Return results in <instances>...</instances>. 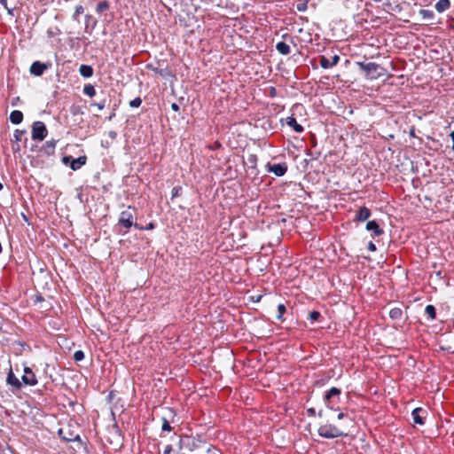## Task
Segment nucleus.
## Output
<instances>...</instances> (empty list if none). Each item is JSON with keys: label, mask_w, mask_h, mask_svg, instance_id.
Listing matches in <instances>:
<instances>
[{"label": "nucleus", "mask_w": 454, "mask_h": 454, "mask_svg": "<svg viewBox=\"0 0 454 454\" xmlns=\"http://www.w3.org/2000/svg\"><path fill=\"white\" fill-rule=\"evenodd\" d=\"M195 447V441L191 436L175 434L170 443L164 446L162 454H192Z\"/></svg>", "instance_id": "nucleus-1"}, {"label": "nucleus", "mask_w": 454, "mask_h": 454, "mask_svg": "<svg viewBox=\"0 0 454 454\" xmlns=\"http://www.w3.org/2000/svg\"><path fill=\"white\" fill-rule=\"evenodd\" d=\"M136 214L135 209L131 207H128L127 209L121 212L118 223L120 226L129 230L130 227L134 226L136 229L141 230L142 228L135 223Z\"/></svg>", "instance_id": "nucleus-2"}, {"label": "nucleus", "mask_w": 454, "mask_h": 454, "mask_svg": "<svg viewBox=\"0 0 454 454\" xmlns=\"http://www.w3.org/2000/svg\"><path fill=\"white\" fill-rule=\"evenodd\" d=\"M357 66L364 72L367 78L374 80L384 75V69L376 63L357 62Z\"/></svg>", "instance_id": "nucleus-3"}, {"label": "nucleus", "mask_w": 454, "mask_h": 454, "mask_svg": "<svg viewBox=\"0 0 454 454\" xmlns=\"http://www.w3.org/2000/svg\"><path fill=\"white\" fill-rule=\"evenodd\" d=\"M317 432L320 436L327 439L337 438L347 434L340 427L332 424L320 426Z\"/></svg>", "instance_id": "nucleus-4"}, {"label": "nucleus", "mask_w": 454, "mask_h": 454, "mask_svg": "<svg viewBox=\"0 0 454 454\" xmlns=\"http://www.w3.org/2000/svg\"><path fill=\"white\" fill-rule=\"evenodd\" d=\"M47 136V129L43 121H35L32 125V138L34 140H43Z\"/></svg>", "instance_id": "nucleus-5"}, {"label": "nucleus", "mask_w": 454, "mask_h": 454, "mask_svg": "<svg viewBox=\"0 0 454 454\" xmlns=\"http://www.w3.org/2000/svg\"><path fill=\"white\" fill-rule=\"evenodd\" d=\"M341 391L337 387H332L329 391H327L324 396V403L326 407L330 410H333V403L332 402V398L339 397Z\"/></svg>", "instance_id": "nucleus-6"}, {"label": "nucleus", "mask_w": 454, "mask_h": 454, "mask_svg": "<svg viewBox=\"0 0 454 454\" xmlns=\"http://www.w3.org/2000/svg\"><path fill=\"white\" fill-rule=\"evenodd\" d=\"M22 381L26 385L35 386L37 383L36 378L29 367H25Z\"/></svg>", "instance_id": "nucleus-7"}, {"label": "nucleus", "mask_w": 454, "mask_h": 454, "mask_svg": "<svg viewBox=\"0 0 454 454\" xmlns=\"http://www.w3.org/2000/svg\"><path fill=\"white\" fill-rule=\"evenodd\" d=\"M48 68V66L40 61H35L32 63L30 67V73L35 76H40L43 74V72Z\"/></svg>", "instance_id": "nucleus-8"}, {"label": "nucleus", "mask_w": 454, "mask_h": 454, "mask_svg": "<svg viewBox=\"0 0 454 454\" xmlns=\"http://www.w3.org/2000/svg\"><path fill=\"white\" fill-rule=\"evenodd\" d=\"M268 170L277 176H282L287 171V166L285 163L268 165Z\"/></svg>", "instance_id": "nucleus-9"}, {"label": "nucleus", "mask_w": 454, "mask_h": 454, "mask_svg": "<svg viewBox=\"0 0 454 454\" xmlns=\"http://www.w3.org/2000/svg\"><path fill=\"white\" fill-rule=\"evenodd\" d=\"M340 61V57L338 55H334L332 60H329L326 57L322 56L320 58V66L324 69H327L338 64Z\"/></svg>", "instance_id": "nucleus-10"}, {"label": "nucleus", "mask_w": 454, "mask_h": 454, "mask_svg": "<svg viewBox=\"0 0 454 454\" xmlns=\"http://www.w3.org/2000/svg\"><path fill=\"white\" fill-rule=\"evenodd\" d=\"M426 413V411L421 408H415L411 412V417L413 419V422L415 424L423 425L424 422V417L422 414Z\"/></svg>", "instance_id": "nucleus-11"}, {"label": "nucleus", "mask_w": 454, "mask_h": 454, "mask_svg": "<svg viewBox=\"0 0 454 454\" xmlns=\"http://www.w3.org/2000/svg\"><path fill=\"white\" fill-rule=\"evenodd\" d=\"M7 384L14 387L17 389H20L21 387V383L19 380V379L15 376L12 370L11 369L8 372L7 379H6Z\"/></svg>", "instance_id": "nucleus-12"}, {"label": "nucleus", "mask_w": 454, "mask_h": 454, "mask_svg": "<svg viewBox=\"0 0 454 454\" xmlns=\"http://www.w3.org/2000/svg\"><path fill=\"white\" fill-rule=\"evenodd\" d=\"M371 215V211L369 208L365 207H362L359 208V210L357 211L356 215V220L359 221V222H364L365 220H367Z\"/></svg>", "instance_id": "nucleus-13"}, {"label": "nucleus", "mask_w": 454, "mask_h": 454, "mask_svg": "<svg viewBox=\"0 0 454 454\" xmlns=\"http://www.w3.org/2000/svg\"><path fill=\"white\" fill-rule=\"evenodd\" d=\"M59 434L60 435V437L62 439H64L67 442H73V441L80 440L79 434H74L73 433H70V432L67 433L66 430L63 428H60L59 430Z\"/></svg>", "instance_id": "nucleus-14"}, {"label": "nucleus", "mask_w": 454, "mask_h": 454, "mask_svg": "<svg viewBox=\"0 0 454 454\" xmlns=\"http://www.w3.org/2000/svg\"><path fill=\"white\" fill-rule=\"evenodd\" d=\"M286 123L289 127L293 128L294 130L297 133H301L303 131V127L297 122L294 117H287Z\"/></svg>", "instance_id": "nucleus-15"}, {"label": "nucleus", "mask_w": 454, "mask_h": 454, "mask_svg": "<svg viewBox=\"0 0 454 454\" xmlns=\"http://www.w3.org/2000/svg\"><path fill=\"white\" fill-rule=\"evenodd\" d=\"M87 158L85 156H80L77 159H72L70 168L73 170L79 169L82 166L85 165Z\"/></svg>", "instance_id": "nucleus-16"}, {"label": "nucleus", "mask_w": 454, "mask_h": 454, "mask_svg": "<svg viewBox=\"0 0 454 454\" xmlns=\"http://www.w3.org/2000/svg\"><path fill=\"white\" fill-rule=\"evenodd\" d=\"M366 230L373 231L376 236H380L383 233L382 229L380 228L379 224L375 221H369L366 223Z\"/></svg>", "instance_id": "nucleus-17"}, {"label": "nucleus", "mask_w": 454, "mask_h": 454, "mask_svg": "<svg viewBox=\"0 0 454 454\" xmlns=\"http://www.w3.org/2000/svg\"><path fill=\"white\" fill-rule=\"evenodd\" d=\"M450 6V0H439L435 5L434 8L437 12L441 13L449 9Z\"/></svg>", "instance_id": "nucleus-18"}, {"label": "nucleus", "mask_w": 454, "mask_h": 454, "mask_svg": "<svg viewBox=\"0 0 454 454\" xmlns=\"http://www.w3.org/2000/svg\"><path fill=\"white\" fill-rule=\"evenodd\" d=\"M23 120V114L19 110H14L10 114V121L13 124H20Z\"/></svg>", "instance_id": "nucleus-19"}, {"label": "nucleus", "mask_w": 454, "mask_h": 454, "mask_svg": "<svg viewBox=\"0 0 454 454\" xmlns=\"http://www.w3.org/2000/svg\"><path fill=\"white\" fill-rule=\"evenodd\" d=\"M79 73L82 76L89 78L93 74V68L88 65H82L79 68Z\"/></svg>", "instance_id": "nucleus-20"}, {"label": "nucleus", "mask_w": 454, "mask_h": 454, "mask_svg": "<svg viewBox=\"0 0 454 454\" xmlns=\"http://www.w3.org/2000/svg\"><path fill=\"white\" fill-rule=\"evenodd\" d=\"M276 49L279 53L283 55H287L290 53V46L284 42H278L276 45Z\"/></svg>", "instance_id": "nucleus-21"}, {"label": "nucleus", "mask_w": 454, "mask_h": 454, "mask_svg": "<svg viewBox=\"0 0 454 454\" xmlns=\"http://www.w3.org/2000/svg\"><path fill=\"white\" fill-rule=\"evenodd\" d=\"M83 93L90 98L94 97L96 94V90L93 85L86 84L83 87Z\"/></svg>", "instance_id": "nucleus-22"}, {"label": "nucleus", "mask_w": 454, "mask_h": 454, "mask_svg": "<svg viewBox=\"0 0 454 454\" xmlns=\"http://www.w3.org/2000/svg\"><path fill=\"white\" fill-rule=\"evenodd\" d=\"M425 312L430 319L435 318V308L433 305H427L425 309Z\"/></svg>", "instance_id": "nucleus-23"}, {"label": "nucleus", "mask_w": 454, "mask_h": 454, "mask_svg": "<svg viewBox=\"0 0 454 454\" xmlns=\"http://www.w3.org/2000/svg\"><path fill=\"white\" fill-rule=\"evenodd\" d=\"M109 9V3L107 1H102L100 2L98 6L96 7V12L98 13L103 12Z\"/></svg>", "instance_id": "nucleus-24"}, {"label": "nucleus", "mask_w": 454, "mask_h": 454, "mask_svg": "<svg viewBox=\"0 0 454 454\" xmlns=\"http://www.w3.org/2000/svg\"><path fill=\"white\" fill-rule=\"evenodd\" d=\"M247 162L252 168H255L257 164V156L255 154H249L247 158Z\"/></svg>", "instance_id": "nucleus-25"}, {"label": "nucleus", "mask_w": 454, "mask_h": 454, "mask_svg": "<svg viewBox=\"0 0 454 454\" xmlns=\"http://www.w3.org/2000/svg\"><path fill=\"white\" fill-rule=\"evenodd\" d=\"M389 316L391 318H394V319L400 318L402 316V310L398 308L392 309L389 311Z\"/></svg>", "instance_id": "nucleus-26"}, {"label": "nucleus", "mask_w": 454, "mask_h": 454, "mask_svg": "<svg viewBox=\"0 0 454 454\" xmlns=\"http://www.w3.org/2000/svg\"><path fill=\"white\" fill-rule=\"evenodd\" d=\"M307 8H308V0H306L304 2L298 3L296 4V9L298 12H303L307 10Z\"/></svg>", "instance_id": "nucleus-27"}, {"label": "nucleus", "mask_w": 454, "mask_h": 454, "mask_svg": "<svg viewBox=\"0 0 454 454\" xmlns=\"http://www.w3.org/2000/svg\"><path fill=\"white\" fill-rule=\"evenodd\" d=\"M286 312V306L284 304H278V315H277V319H279L281 320L282 319V317H283V314Z\"/></svg>", "instance_id": "nucleus-28"}, {"label": "nucleus", "mask_w": 454, "mask_h": 454, "mask_svg": "<svg viewBox=\"0 0 454 454\" xmlns=\"http://www.w3.org/2000/svg\"><path fill=\"white\" fill-rule=\"evenodd\" d=\"M321 317L320 313L318 311H311L309 315V319L310 320V322H315V321H317L318 318Z\"/></svg>", "instance_id": "nucleus-29"}, {"label": "nucleus", "mask_w": 454, "mask_h": 454, "mask_svg": "<svg viewBox=\"0 0 454 454\" xmlns=\"http://www.w3.org/2000/svg\"><path fill=\"white\" fill-rule=\"evenodd\" d=\"M141 104H142V99L139 97L135 98L134 99H132L129 102L130 107H138L141 106Z\"/></svg>", "instance_id": "nucleus-30"}, {"label": "nucleus", "mask_w": 454, "mask_h": 454, "mask_svg": "<svg viewBox=\"0 0 454 454\" xmlns=\"http://www.w3.org/2000/svg\"><path fill=\"white\" fill-rule=\"evenodd\" d=\"M84 353L82 350H77L74 354V359L77 362L83 360Z\"/></svg>", "instance_id": "nucleus-31"}, {"label": "nucleus", "mask_w": 454, "mask_h": 454, "mask_svg": "<svg viewBox=\"0 0 454 454\" xmlns=\"http://www.w3.org/2000/svg\"><path fill=\"white\" fill-rule=\"evenodd\" d=\"M24 134H25V131L17 129V130H15L13 137L16 141H21Z\"/></svg>", "instance_id": "nucleus-32"}, {"label": "nucleus", "mask_w": 454, "mask_h": 454, "mask_svg": "<svg viewBox=\"0 0 454 454\" xmlns=\"http://www.w3.org/2000/svg\"><path fill=\"white\" fill-rule=\"evenodd\" d=\"M161 429H162V431H170L171 430V427L166 419H163Z\"/></svg>", "instance_id": "nucleus-33"}, {"label": "nucleus", "mask_w": 454, "mask_h": 454, "mask_svg": "<svg viewBox=\"0 0 454 454\" xmlns=\"http://www.w3.org/2000/svg\"><path fill=\"white\" fill-rule=\"evenodd\" d=\"M83 11H84V9L82 5L76 6L74 13V18L76 19V17L79 16L80 14H82L83 12Z\"/></svg>", "instance_id": "nucleus-34"}, {"label": "nucleus", "mask_w": 454, "mask_h": 454, "mask_svg": "<svg viewBox=\"0 0 454 454\" xmlns=\"http://www.w3.org/2000/svg\"><path fill=\"white\" fill-rule=\"evenodd\" d=\"M307 413L309 416H316V409L315 408H309L307 410Z\"/></svg>", "instance_id": "nucleus-35"}, {"label": "nucleus", "mask_w": 454, "mask_h": 454, "mask_svg": "<svg viewBox=\"0 0 454 454\" xmlns=\"http://www.w3.org/2000/svg\"><path fill=\"white\" fill-rule=\"evenodd\" d=\"M92 106H97L98 110H102L105 107V102L94 103Z\"/></svg>", "instance_id": "nucleus-36"}, {"label": "nucleus", "mask_w": 454, "mask_h": 454, "mask_svg": "<svg viewBox=\"0 0 454 454\" xmlns=\"http://www.w3.org/2000/svg\"><path fill=\"white\" fill-rule=\"evenodd\" d=\"M368 249L372 252L376 251V246L372 241L368 244Z\"/></svg>", "instance_id": "nucleus-37"}, {"label": "nucleus", "mask_w": 454, "mask_h": 454, "mask_svg": "<svg viewBox=\"0 0 454 454\" xmlns=\"http://www.w3.org/2000/svg\"><path fill=\"white\" fill-rule=\"evenodd\" d=\"M421 13L423 14L424 17H430L432 15V12L427 10H422Z\"/></svg>", "instance_id": "nucleus-38"}, {"label": "nucleus", "mask_w": 454, "mask_h": 454, "mask_svg": "<svg viewBox=\"0 0 454 454\" xmlns=\"http://www.w3.org/2000/svg\"><path fill=\"white\" fill-rule=\"evenodd\" d=\"M180 188L178 187H175L172 191V196L175 197V196H177L178 195V192H179Z\"/></svg>", "instance_id": "nucleus-39"}, {"label": "nucleus", "mask_w": 454, "mask_h": 454, "mask_svg": "<svg viewBox=\"0 0 454 454\" xmlns=\"http://www.w3.org/2000/svg\"><path fill=\"white\" fill-rule=\"evenodd\" d=\"M71 160V157H70V156H65V157L63 158V162H64L65 164H67V163L69 162V160Z\"/></svg>", "instance_id": "nucleus-40"}, {"label": "nucleus", "mask_w": 454, "mask_h": 454, "mask_svg": "<svg viewBox=\"0 0 454 454\" xmlns=\"http://www.w3.org/2000/svg\"><path fill=\"white\" fill-rule=\"evenodd\" d=\"M171 108L174 110V111H178L179 110V106L176 104V103H173L171 105Z\"/></svg>", "instance_id": "nucleus-41"}, {"label": "nucleus", "mask_w": 454, "mask_h": 454, "mask_svg": "<svg viewBox=\"0 0 454 454\" xmlns=\"http://www.w3.org/2000/svg\"><path fill=\"white\" fill-rule=\"evenodd\" d=\"M346 417V414L343 412H340L337 416L338 419H342Z\"/></svg>", "instance_id": "nucleus-42"}, {"label": "nucleus", "mask_w": 454, "mask_h": 454, "mask_svg": "<svg viewBox=\"0 0 454 454\" xmlns=\"http://www.w3.org/2000/svg\"><path fill=\"white\" fill-rule=\"evenodd\" d=\"M450 137L453 141L452 150L454 151V130L450 133Z\"/></svg>", "instance_id": "nucleus-43"}, {"label": "nucleus", "mask_w": 454, "mask_h": 454, "mask_svg": "<svg viewBox=\"0 0 454 454\" xmlns=\"http://www.w3.org/2000/svg\"><path fill=\"white\" fill-rule=\"evenodd\" d=\"M0 4H3L4 7H6L7 0H0Z\"/></svg>", "instance_id": "nucleus-44"}, {"label": "nucleus", "mask_w": 454, "mask_h": 454, "mask_svg": "<svg viewBox=\"0 0 454 454\" xmlns=\"http://www.w3.org/2000/svg\"><path fill=\"white\" fill-rule=\"evenodd\" d=\"M46 145H51V148H54L55 145L53 143L46 142Z\"/></svg>", "instance_id": "nucleus-45"}, {"label": "nucleus", "mask_w": 454, "mask_h": 454, "mask_svg": "<svg viewBox=\"0 0 454 454\" xmlns=\"http://www.w3.org/2000/svg\"><path fill=\"white\" fill-rule=\"evenodd\" d=\"M46 145H51V148H54L55 145L53 143L46 142Z\"/></svg>", "instance_id": "nucleus-46"}, {"label": "nucleus", "mask_w": 454, "mask_h": 454, "mask_svg": "<svg viewBox=\"0 0 454 454\" xmlns=\"http://www.w3.org/2000/svg\"><path fill=\"white\" fill-rule=\"evenodd\" d=\"M46 145H51V148H54L55 145L53 143L46 142Z\"/></svg>", "instance_id": "nucleus-47"}, {"label": "nucleus", "mask_w": 454, "mask_h": 454, "mask_svg": "<svg viewBox=\"0 0 454 454\" xmlns=\"http://www.w3.org/2000/svg\"><path fill=\"white\" fill-rule=\"evenodd\" d=\"M153 225L152 223H150L146 229H153Z\"/></svg>", "instance_id": "nucleus-48"}, {"label": "nucleus", "mask_w": 454, "mask_h": 454, "mask_svg": "<svg viewBox=\"0 0 454 454\" xmlns=\"http://www.w3.org/2000/svg\"><path fill=\"white\" fill-rule=\"evenodd\" d=\"M318 416H319V417H322V416H323V411H318Z\"/></svg>", "instance_id": "nucleus-49"}, {"label": "nucleus", "mask_w": 454, "mask_h": 454, "mask_svg": "<svg viewBox=\"0 0 454 454\" xmlns=\"http://www.w3.org/2000/svg\"><path fill=\"white\" fill-rule=\"evenodd\" d=\"M3 189V184L0 183V191Z\"/></svg>", "instance_id": "nucleus-50"}, {"label": "nucleus", "mask_w": 454, "mask_h": 454, "mask_svg": "<svg viewBox=\"0 0 454 454\" xmlns=\"http://www.w3.org/2000/svg\"><path fill=\"white\" fill-rule=\"evenodd\" d=\"M114 135H115V134H114V132H112V133L110 134V136H111V137H114Z\"/></svg>", "instance_id": "nucleus-51"}, {"label": "nucleus", "mask_w": 454, "mask_h": 454, "mask_svg": "<svg viewBox=\"0 0 454 454\" xmlns=\"http://www.w3.org/2000/svg\"><path fill=\"white\" fill-rule=\"evenodd\" d=\"M2 252V245L0 244V253Z\"/></svg>", "instance_id": "nucleus-52"}]
</instances>
